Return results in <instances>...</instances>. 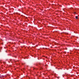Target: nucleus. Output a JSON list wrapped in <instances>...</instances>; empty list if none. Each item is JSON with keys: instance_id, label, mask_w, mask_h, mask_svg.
I'll list each match as a JSON object with an SVG mask.
<instances>
[{"instance_id": "obj_3", "label": "nucleus", "mask_w": 79, "mask_h": 79, "mask_svg": "<svg viewBox=\"0 0 79 79\" xmlns=\"http://www.w3.org/2000/svg\"><path fill=\"white\" fill-rule=\"evenodd\" d=\"M0 52H1V51H0Z\"/></svg>"}, {"instance_id": "obj_2", "label": "nucleus", "mask_w": 79, "mask_h": 79, "mask_svg": "<svg viewBox=\"0 0 79 79\" xmlns=\"http://www.w3.org/2000/svg\"><path fill=\"white\" fill-rule=\"evenodd\" d=\"M2 77V76L0 75V78H1V77Z\"/></svg>"}, {"instance_id": "obj_1", "label": "nucleus", "mask_w": 79, "mask_h": 79, "mask_svg": "<svg viewBox=\"0 0 79 79\" xmlns=\"http://www.w3.org/2000/svg\"><path fill=\"white\" fill-rule=\"evenodd\" d=\"M76 19H77L78 18V17H77V16H76Z\"/></svg>"}]
</instances>
